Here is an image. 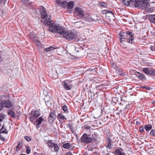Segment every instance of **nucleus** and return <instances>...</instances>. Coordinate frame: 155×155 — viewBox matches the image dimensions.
I'll return each mask as SVG.
<instances>
[{
    "mask_svg": "<svg viewBox=\"0 0 155 155\" xmlns=\"http://www.w3.org/2000/svg\"><path fill=\"white\" fill-rule=\"evenodd\" d=\"M141 87L143 88H146L148 90H149L150 89V87L148 86H142Z\"/></svg>",
    "mask_w": 155,
    "mask_h": 155,
    "instance_id": "obj_43",
    "label": "nucleus"
},
{
    "mask_svg": "<svg viewBox=\"0 0 155 155\" xmlns=\"http://www.w3.org/2000/svg\"><path fill=\"white\" fill-rule=\"evenodd\" d=\"M56 118L49 116L48 118V120L49 123L52 124Z\"/></svg>",
    "mask_w": 155,
    "mask_h": 155,
    "instance_id": "obj_26",
    "label": "nucleus"
},
{
    "mask_svg": "<svg viewBox=\"0 0 155 155\" xmlns=\"http://www.w3.org/2000/svg\"><path fill=\"white\" fill-rule=\"evenodd\" d=\"M2 2V0H0V3H1Z\"/></svg>",
    "mask_w": 155,
    "mask_h": 155,
    "instance_id": "obj_52",
    "label": "nucleus"
},
{
    "mask_svg": "<svg viewBox=\"0 0 155 155\" xmlns=\"http://www.w3.org/2000/svg\"><path fill=\"white\" fill-rule=\"evenodd\" d=\"M62 109L65 113L68 114L69 113V111L68 110L67 107L66 105H64L62 107Z\"/></svg>",
    "mask_w": 155,
    "mask_h": 155,
    "instance_id": "obj_30",
    "label": "nucleus"
},
{
    "mask_svg": "<svg viewBox=\"0 0 155 155\" xmlns=\"http://www.w3.org/2000/svg\"><path fill=\"white\" fill-rule=\"evenodd\" d=\"M8 133L7 130L6 129L3 125L0 130V133H4L7 134Z\"/></svg>",
    "mask_w": 155,
    "mask_h": 155,
    "instance_id": "obj_25",
    "label": "nucleus"
},
{
    "mask_svg": "<svg viewBox=\"0 0 155 155\" xmlns=\"http://www.w3.org/2000/svg\"><path fill=\"white\" fill-rule=\"evenodd\" d=\"M144 128L147 131H148L152 128V126L151 124L145 125Z\"/></svg>",
    "mask_w": 155,
    "mask_h": 155,
    "instance_id": "obj_27",
    "label": "nucleus"
},
{
    "mask_svg": "<svg viewBox=\"0 0 155 155\" xmlns=\"http://www.w3.org/2000/svg\"><path fill=\"white\" fill-rule=\"evenodd\" d=\"M149 20L150 22L155 23V14L150 15L149 16Z\"/></svg>",
    "mask_w": 155,
    "mask_h": 155,
    "instance_id": "obj_19",
    "label": "nucleus"
},
{
    "mask_svg": "<svg viewBox=\"0 0 155 155\" xmlns=\"http://www.w3.org/2000/svg\"><path fill=\"white\" fill-rule=\"evenodd\" d=\"M25 139L27 141H30L31 140V139L30 138V137L25 136L24 137Z\"/></svg>",
    "mask_w": 155,
    "mask_h": 155,
    "instance_id": "obj_39",
    "label": "nucleus"
},
{
    "mask_svg": "<svg viewBox=\"0 0 155 155\" xmlns=\"http://www.w3.org/2000/svg\"><path fill=\"white\" fill-rule=\"evenodd\" d=\"M50 31L53 33H57L63 35V36L68 40L73 39L77 36L76 33L69 31H66L65 28L57 25L51 27L50 28Z\"/></svg>",
    "mask_w": 155,
    "mask_h": 155,
    "instance_id": "obj_1",
    "label": "nucleus"
},
{
    "mask_svg": "<svg viewBox=\"0 0 155 155\" xmlns=\"http://www.w3.org/2000/svg\"><path fill=\"white\" fill-rule=\"evenodd\" d=\"M64 88L66 90H69L71 89L72 87L71 85H68L66 83L64 82L63 84Z\"/></svg>",
    "mask_w": 155,
    "mask_h": 155,
    "instance_id": "obj_16",
    "label": "nucleus"
},
{
    "mask_svg": "<svg viewBox=\"0 0 155 155\" xmlns=\"http://www.w3.org/2000/svg\"><path fill=\"white\" fill-rule=\"evenodd\" d=\"M1 106L2 107V109L3 107H5L7 108H9L12 106V104L9 100H4L1 101Z\"/></svg>",
    "mask_w": 155,
    "mask_h": 155,
    "instance_id": "obj_8",
    "label": "nucleus"
},
{
    "mask_svg": "<svg viewBox=\"0 0 155 155\" xmlns=\"http://www.w3.org/2000/svg\"><path fill=\"white\" fill-rule=\"evenodd\" d=\"M118 72H119V74L120 75H123V74L121 73V72H122V70L121 69H118Z\"/></svg>",
    "mask_w": 155,
    "mask_h": 155,
    "instance_id": "obj_45",
    "label": "nucleus"
},
{
    "mask_svg": "<svg viewBox=\"0 0 155 155\" xmlns=\"http://www.w3.org/2000/svg\"><path fill=\"white\" fill-rule=\"evenodd\" d=\"M49 116H51L56 118V115L55 111H53L51 112Z\"/></svg>",
    "mask_w": 155,
    "mask_h": 155,
    "instance_id": "obj_37",
    "label": "nucleus"
},
{
    "mask_svg": "<svg viewBox=\"0 0 155 155\" xmlns=\"http://www.w3.org/2000/svg\"><path fill=\"white\" fill-rule=\"evenodd\" d=\"M56 48H55V47H53L52 46L50 47L49 48H46L44 49V51H46V52H48L51 51H52L54 49H56Z\"/></svg>",
    "mask_w": 155,
    "mask_h": 155,
    "instance_id": "obj_28",
    "label": "nucleus"
},
{
    "mask_svg": "<svg viewBox=\"0 0 155 155\" xmlns=\"http://www.w3.org/2000/svg\"><path fill=\"white\" fill-rule=\"evenodd\" d=\"M42 117H40L38 119H37L35 122L37 123L40 125L42 122L44 121V119L42 118Z\"/></svg>",
    "mask_w": 155,
    "mask_h": 155,
    "instance_id": "obj_29",
    "label": "nucleus"
},
{
    "mask_svg": "<svg viewBox=\"0 0 155 155\" xmlns=\"http://www.w3.org/2000/svg\"><path fill=\"white\" fill-rule=\"evenodd\" d=\"M72 147V144L69 143H65L63 144V147L64 149H68Z\"/></svg>",
    "mask_w": 155,
    "mask_h": 155,
    "instance_id": "obj_24",
    "label": "nucleus"
},
{
    "mask_svg": "<svg viewBox=\"0 0 155 155\" xmlns=\"http://www.w3.org/2000/svg\"><path fill=\"white\" fill-rule=\"evenodd\" d=\"M33 112V111H31V114H33V115L29 117L30 120L32 122L40 115V112L38 110H35Z\"/></svg>",
    "mask_w": 155,
    "mask_h": 155,
    "instance_id": "obj_6",
    "label": "nucleus"
},
{
    "mask_svg": "<svg viewBox=\"0 0 155 155\" xmlns=\"http://www.w3.org/2000/svg\"><path fill=\"white\" fill-rule=\"evenodd\" d=\"M110 155V153H107V155Z\"/></svg>",
    "mask_w": 155,
    "mask_h": 155,
    "instance_id": "obj_56",
    "label": "nucleus"
},
{
    "mask_svg": "<svg viewBox=\"0 0 155 155\" xmlns=\"http://www.w3.org/2000/svg\"><path fill=\"white\" fill-rule=\"evenodd\" d=\"M84 129L88 130L90 129L91 128V127L89 126H84Z\"/></svg>",
    "mask_w": 155,
    "mask_h": 155,
    "instance_id": "obj_42",
    "label": "nucleus"
},
{
    "mask_svg": "<svg viewBox=\"0 0 155 155\" xmlns=\"http://www.w3.org/2000/svg\"><path fill=\"white\" fill-rule=\"evenodd\" d=\"M113 64H112V66H114V64L113 63Z\"/></svg>",
    "mask_w": 155,
    "mask_h": 155,
    "instance_id": "obj_57",
    "label": "nucleus"
},
{
    "mask_svg": "<svg viewBox=\"0 0 155 155\" xmlns=\"http://www.w3.org/2000/svg\"><path fill=\"white\" fill-rule=\"evenodd\" d=\"M40 12L41 18L43 19L46 18V19L44 20L43 23L45 25H47L49 27V31L51 27L57 25L56 24L54 23L53 21L51 20L50 16L47 15L46 9L43 6H41L40 7Z\"/></svg>",
    "mask_w": 155,
    "mask_h": 155,
    "instance_id": "obj_2",
    "label": "nucleus"
},
{
    "mask_svg": "<svg viewBox=\"0 0 155 155\" xmlns=\"http://www.w3.org/2000/svg\"><path fill=\"white\" fill-rule=\"evenodd\" d=\"M68 127L71 129V131H72V129H73V127H72V124H69L68 126Z\"/></svg>",
    "mask_w": 155,
    "mask_h": 155,
    "instance_id": "obj_41",
    "label": "nucleus"
},
{
    "mask_svg": "<svg viewBox=\"0 0 155 155\" xmlns=\"http://www.w3.org/2000/svg\"><path fill=\"white\" fill-rule=\"evenodd\" d=\"M1 124H0V127H1Z\"/></svg>",
    "mask_w": 155,
    "mask_h": 155,
    "instance_id": "obj_58",
    "label": "nucleus"
},
{
    "mask_svg": "<svg viewBox=\"0 0 155 155\" xmlns=\"http://www.w3.org/2000/svg\"><path fill=\"white\" fill-rule=\"evenodd\" d=\"M75 10L76 12L79 15L82 16L84 15V10L81 8L78 7H75Z\"/></svg>",
    "mask_w": 155,
    "mask_h": 155,
    "instance_id": "obj_11",
    "label": "nucleus"
},
{
    "mask_svg": "<svg viewBox=\"0 0 155 155\" xmlns=\"http://www.w3.org/2000/svg\"><path fill=\"white\" fill-rule=\"evenodd\" d=\"M123 4L126 6H128L130 5V0H122Z\"/></svg>",
    "mask_w": 155,
    "mask_h": 155,
    "instance_id": "obj_34",
    "label": "nucleus"
},
{
    "mask_svg": "<svg viewBox=\"0 0 155 155\" xmlns=\"http://www.w3.org/2000/svg\"><path fill=\"white\" fill-rule=\"evenodd\" d=\"M149 74L152 75H155V71L150 69Z\"/></svg>",
    "mask_w": 155,
    "mask_h": 155,
    "instance_id": "obj_36",
    "label": "nucleus"
},
{
    "mask_svg": "<svg viewBox=\"0 0 155 155\" xmlns=\"http://www.w3.org/2000/svg\"><path fill=\"white\" fill-rule=\"evenodd\" d=\"M114 153L115 155H125V153L123 152V149L121 148L116 149Z\"/></svg>",
    "mask_w": 155,
    "mask_h": 155,
    "instance_id": "obj_10",
    "label": "nucleus"
},
{
    "mask_svg": "<svg viewBox=\"0 0 155 155\" xmlns=\"http://www.w3.org/2000/svg\"><path fill=\"white\" fill-rule=\"evenodd\" d=\"M57 118H59L61 120H63L64 122L67 120V118L65 117V116L64 115L62 114V112L59 113L57 116Z\"/></svg>",
    "mask_w": 155,
    "mask_h": 155,
    "instance_id": "obj_12",
    "label": "nucleus"
},
{
    "mask_svg": "<svg viewBox=\"0 0 155 155\" xmlns=\"http://www.w3.org/2000/svg\"><path fill=\"white\" fill-rule=\"evenodd\" d=\"M153 104L154 105V106H155V101L153 102Z\"/></svg>",
    "mask_w": 155,
    "mask_h": 155,
    "instance_id": "obj_53",
    "label": "nucleus"
},
{
    "mask_svg": "<svg viewBox=\"0 0 155 155\" xmlns=\"http://www.w3.org/2000/svg\"><path fill=\"white\" fill-rule=\"evenodd\" d=\"M77 51L78 52H81V51H83V49H81H81H80L79 50H77Z\"/></svg>",
    "mask_w": 155,
    "mask_h": 155,
    "instance_id": "obj_50",
    "label": "nucleus"
},
{
    "mask_svg": "<svg viewBox=\"0 0 155 155\" xmlns=\"http://www.w3.org/2000/svg\"><path fill=\"white\" fill-rule=\"evenodd\" d=\"M53 147H54V151L57 152L59 151V148L58 145L57 143H55L53 146Z\"/></svg>",
    "mask_w": 155,
    "mask_h": 155,
    "instance_id": "obj_32",
    "label": "nucleus"
},
{
    "mask_svg": "<svg viewBox=\"0 0 155 155\" xmlns=\"http://www.w3.org/2000/svg\"><path fill=\"white\" fill-rule=\"evenodd\" d=\"M150 68H145L143 69V71L146 74H149Z\"/></svg>",
    "mask_w": 155,
    "mask_h": 155,
    "instance_id": "obj_33",
    "label": "nucleus"
},
{
    "mask_svg": "<svg viewBox=\"0 0 155 155\" xmlns=\"http://www.w3.org/2000/svg\"><path fill=\"white\" fill-rule=\"evenodd\" d=\"M139 129H140V132L141 133H143V130H144L143 127H141Z\"/></svg>",
    "mask_w": 155,
    "mask_h": 155,
    "instance_id": "obj_44",
    "label": "nucleus"
},
{
    "mask_svg": "<svg viewBox=\"0 0 155 155\" xmlns=\"http://www.w3.org/2000/svg\"><path fill=\"white\" fill-rule=\"evenodd\" d=\"M130 5H134L136 7L138 6V1H137L136 0H130Z\"/></svg>",
    "mask_w": 155,
    "mask_h": 155,
    "instance_id": "obj_14",
    "label": "nucleus"
},
{
    "mask_svg": "<svg viewBox=\"0 0 155 155\" xmlns=\"http://www.w3.org/2000/svg\"><path fill=\"white\" fill-rule=\"evenodd\" d=\"M25 148L26 149V152L27 154H29L31 151V149L30 147L28 146H26Z\"/></svg>",
    "mask_w": 155,
    "mask_h": 155,
    "instance_id": "obj_35",
    "label": "nucleus"
},
{
    "mask_svg": "<svg viewBox=\"0 0 155 155\" xmlns=\"http://www.w3.org/2000/svg\"><path fill=\"white\" fill-rule=\"evenodd\" d=\"M74 6V2L72 1H70L68 3L67 2L66 7L69 9H72Z\"/></svg>",
    "mask_w": 155,
    "mask_h": 155,
    "instance_id": "obj_15",
    "label": "nucleus"
},
{
    "mask_svg": "<svg viewBox=\"0 0 155 155\" xmlns=\"http://www.w3.org/2000/svg\"><path fill=\"white\" fill-rule=\"evenodd\" d=\"M8 114L11 116L12 118H14L15 116V112L12 110L10 109L7 111Z\"/></svg>",
    "mask_w": 155,
    "mask_h": 155,
    "instance_id": "obj_18",
    "label": "nucleus"
},
{
    "mask_svg": "<svg viewBox=\"0 0 155 155\" xmlns=\"http://www.w3.org/2000/svg\"><path fill=\"white\" fill-rule=\"evenodd\" d=\"M120 41L122 44L124 42L132 43L134 39V35L132 32L130 31H121L119 34Z\"/></svg>",
    "mask_w": 155,
    "mask_h": 155,
    "instance_id": "obj_3",
    "label": "nucleus"
},
{
    "mask_svg": "<svg viewBox=\"0 0 155 155\" xmlns=\"http://www.w3.org/2000/svg\"><path fill=\"white\" fill-rule=\"evenodd\" d=\"M150 134L153 136H155V130H152L150 132Z\"/></svg>",
    "mask_w": 155,
    "mask_h": 155,
    "instance_id": "obj_38",
    "label": "nucleus"
},
{
    "mask_svg": "<svg viewBox=\"0 0 155 155\" xmlns=\"http://www.w3.org/2000/svg\"><path fill=\"white\" fill-rule=\"evenodd\" d=\"M138 7L141 8L142 9H145L147 8L149 3L147 0L138 1Z\"/></svg>",
    "mask_w": 155,
    "mask_h": 155,
    "instance_id": "obj_7",
    "label": "nucleus"
},
{
    "mask_svg": "<svg viewBox=\"0 0 155 155\" xmlns=\"http://www.w3.org/2000/svg\"><path fill=\"white\" fill-rule=\"evenodd\" d=\"M45 141L46 142V143L47 144L48 146L51 147H53V146L55 144L52 142L53 140H49L47 141L45 140Z\"/></svg>",
    "mask_w": 155,
    "mask_h": 155,
    "instance_id": "obj_17",
    "label": "nucleus"
},
{
    "mask_svg": "<svg viewBox=\"0 0 155 155\" xmlns=\"http://www.w3.org/2000/svg\"><path fill=\"white\" fill-rule=\"evenodd\" d=\"M47 94L48 93L46 91H44V94L45 95V97L44 98L45 102H48L50 100V96L49 95H47Z\"/></svg>",
    "mask_w": 155,
    "mask_h": 155,
    "instance_id": "obj_20",
    "label": "nucleus"
},
{
    "mask_svg": "<svg viewBox=\"0 0 155 155\" xmlns=\"http://www.w3.org/2000/svg\"><path fill=\"white\" fill-rule=\"evenodd\" d=\"M103 13L105 14L106 18L109 20L111 21L114 19V15L113 13L109 10H104L103 11Z\"/></svg>",
    "mask_w": 155,
    "mask_h": 155,
    "instance_id": "obj_5",
    "label": "nucleus"
},
{
    "mask_svg": "<svg viewBox=\"0 0 155 155\" xmlns=\"http://www.w3.org/2000/svg\"><path fill=\"white\" fill-rule=\"evenodd\" d=\"M40 125L39 124H38L37 123L36 124V127L37 128V129H38V128H39L40 127V126H39V125Z\"/></svg>",
    "mask_w": 155,
    "mask_h": 155,
    "instance_id": "obj_48",
    "label": "nucleus"
},
{
    "mask_svg": "<svg viewBox=\"0 0 155 155\" xmlns=\"http://www.w3.org/2000/svg\"><path fill=\"white\" fill-rule=\"evenodd\" d=\"M138 78L139 80H143L145 78V76L144 75L138 72H136L135 73Z\"/></svg>",
    "mask_w": 155,
    "mask_h": 155,
    "instance_id": "obj_13",
    "label": "nucleus"
},
{
    "mask_svg": "<svg viewBox=\"0 0 155 155\" xmlns=\"http://www.w3.org/2000/svg\"><path fill=\"white\" fill-rule=\"evenodd\" d=\"M94 138L87 133H84L81 137V140L83 143L88 144L92 142Z\"/></svg>",
    "mask_w": 155,
    "mask_h": 155,
    "instance_id": "obj_4",
    "label": "nucleus"
},
{
    "mask_svg": "<svg viewBox=\"0 0 155 155\" xmlns=\"http://www.w3.org/2000/svg\"><path fill=\"white\" fill-rule=\"evenodd\" d=\"M28 36L29 38L31 39H33L34 40H35V38H36V37L35 35L34 34V33L32 32H30L28 34Z\"/></svg>",
    "mask_w": 155,
    "mask_h": 155,
    "instance_id": "obj_31",
    "label": "nucleus"
},
{
    "mask_svg": "<svg viewBox=\"0 0 155 155\" xmlns=\"http://www.w3.org/2000/svg\"><path fill=\"white\" fill-rule=\"evenodd\" d=\"M56 3L59 6L64 8L66 7L67 4L66 0H57Z\"/></svg>",
    "mask_w": 155,
    "mask_h": 155,
    "instance_id": "obj_9",
    "label": "nucleus"
},
{
    "mask_svg": "<svg viewBox=\"0 0 155 155\" xmlns=\"http://www.w3.org/2000/svg\"><path fill=\"white\" fill-rule=\"evenodd\" d=\"M24 5L27 6L31 5V3L29 0H21Z\"/></svg>",
    "mask_w": 155,
    "mask_h": 155,
    "instance_id": "obj_22",
    "label": "nucleus"
},
{
    "mask_svg": "<svg viewBox=\"0 0 155 155\" xmlns=\"http://www.w3.org/2000/svg\"><path fill=\"white\" fill-rule=\"evenodd\" d=\"M0 139L2 140H3L4 139V138L2 137L1 135L0 134Z\"/></svg>",
    "mask_w": 155,
    "mask_h": 155,
    "instance_id": "obj_49",
    "label": "nucleus"
},
{
    "mask_svg": "<svg viewBox=\"0 0 155 155\" xmlns=\"http://www.w3.org/2000/svg\"><path fill=\"white\" fill-rule=\"evenodd\" d=\"M151 9H148L147 11V12H151Z\"/></svg>",
    "mask_w": 155,
    "mask_h": 155,
    "instance_id": "obj_51",
    "label": "nucleus"
},
{
    "mask_svg": "<svg viewBox=\"0 0 155 155\" xmlns=\"http://www.w3.org/2000/svg\"><path fill=\"white\" fill-rule=\"evenodd\" d=\"M3 119V117L1 115H0V122L2 121Z\"/></svg>",
    "mask_w": 155,
    "mask_h": 155,
    "instance_id": "obj_46",
    "label": "nucleus"
},
{
    "mask_svg": "<svg viewBox=\"0 0 155 155\" xmlns=\"http://www.w3.org/2000/svg\"><path fill=\"white\" fill-rule=\"evenodd\" d=\"M100 5L104 7H106L107 6V4L104 2H101L100 3Z\"/></svg>",
    "mask_w": 155,
    "mask_h": 155,
    "instance_id": "obj_40",
    "label": "nucleus"
},
{
    "mask_svg": "<svg viewBox=\"0 0 155 155\" xmlns=\"http://www.w3.org/2000/svg\"><path fill=\"white\" fill-rule=\"evenodd\" d=\"M7 0H2V1H3L4 2H5Z\"/></svg>",
    "mask_w": 155,
    "mask_h": 155,
    "instance_id": "obj_54",
    "label": "nucleus"
},
{
    "mask_svg": "<svg viewBox=\"0 0 155 155\" xmlns=\"http://www.w3.org/2000/svg\"><path fill=\"white\" fill-rule=\"evenodd\" d=\"M22 142L19 141L18 142L16 148V151H19L21 150V148H20L22 147Z\"/></svg>",
    "mask_w": 155,
    "mask_h": 155,
    "instance_id": "obj_21",
    "label": "nucleus"
},
{
    "mask_svg": "<svg viewBox=\"0 0 155 155\" xmlns=\"http://www.w3.org/2000/svg\"><path fill=\"white\" fill-rule=\"evenodd\" d=\"M151 48V49L152 50V51H153V50L152 48V47H150Z\"/></svg>",
    "mask_w": 155,
    "mask_h": 155,
    "instance_id": "obj_55",
    "label": "nucleus"
},
{
    "mask_svg": "<svg viewBox=\"0 0 155 155\" xmlns=\"http://www.w3.org/2000/svg\"><path fill=\"white\" fill-rule=\"evenodd\" d=\"M140 121H137L136 122V124L137 125H138L139 124H140Z\"/></svg>",
    "mask_w": 155,
    "mask_h": 155,
    "instance_id": "obj_47",
    "label": "nucleus"
},
{
    "mask_svg": "<svg viewBox=\"0 0 155 155\" xmlns=\"http://www.w3.org/2000/svg\"><path fill=\"white\" fill-rule=\"evenodd\" d=\"M107 143V145L106 146V147L108 148L109 149H110L111 148V141L110 138H108Z\"/></svg>",
    "mask_w": 155,
    "mask_h": 155,
    "instance_id": "obj_23",
    "label": "nucleus"
}]
</instances>
